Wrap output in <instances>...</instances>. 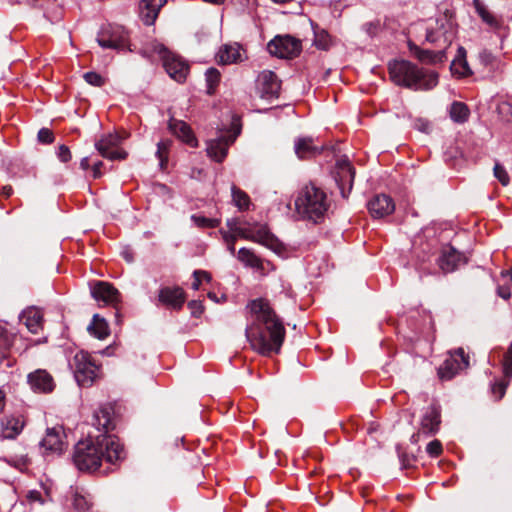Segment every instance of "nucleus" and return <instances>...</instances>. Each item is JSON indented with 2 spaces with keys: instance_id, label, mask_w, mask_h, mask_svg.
Returning a JSON list of instances; mask_svg holds the SVG:
<instances>
[{
  "instance_id": "1",
  "label": "nucleus",
  "mask_w": 512,
  "mask_h": 512,
  "mask_svg": "<svg viewBox=\"0 0 512 512\" xmlns=\"http://www.w3.org/2000/svg\"><path fill=\"white\" fill-rule=\"evenodd\" d=\"M112 411L110 405L100 406L93 414V425L99 434L89 435L80 440L74 447L73 463L81 472H94L103 460L115 465L126 457L123 445L115 435L108 434L112 426Z\"/></svg>"
},
{
  "instance_id": "2",
  "label": "nucleus",
  "mask_w": 512,
  "mask_h": 512,
  "mask_svg": "<svg viewBox=\"0 0 512 512\" xmlns=\"http://www.w3.org/2000/svg\"><path fill=\"white\" fill-rule=\"evenodd\" d=\"M246 309L254 319L245 328V336L252 348L263 356L279 353L285 339V328L269 302L262 298L251 300Z\"/></svg>"
},
{
  "instance_id": "3",
  "label": "nucleus",
  "mask_w": 512,
  "mask_h": 512,
  "mask_svg": "<svg viewBox=\"0 0 512 512\" xmlns=\"http://www.w3.org/2000/svg\"><path fill=\"white\" fill-rule=\"evenodd\" d=\"M388 69L390 78L396 85L415 91L431 90L439 81L436 71L420 68L408 60H392Z\"/></svg>"
},
{
  "instance_id": "4",
  "label": "nucleus",
  "mask_w": 512,
  "mask_h": 512,
  "mask_svg": "<svg viewBox=\"0 0 512 512\" xmlns=\"http://www.w3.org/2000/svg\"><path fill=\"white\" fill-rule=\"evenodd\" d=\"M329 206L327 194L313 184L302 187L295 199V209L299 217L314 223L324 219Z\"/></svg>"
},
{
  "instance_id": "5",
  "label": "nucleus",
  "mask_w": 512,
  "mask_h": 512,
  "mask_svg": "<svg viewBox=\"0 0 512 512\" xmlns=\"http://www.w3.org/2000/svg\"><path fill=\"white\" fill-rule=\"evenodd\" d=\"M152 49L157 53L162 62L163 67L167 74L176 82H185L188 72L189 65L181 57L171 52L164 44L155 42L152 45Z\"/></svg>"
},
{
  "instance_id": "6",
  "label": "nucleus",
  "mask_w": 512,
  "mask_h": 512,
  "mask_svg": "<svg viewBox=\"0 0 512 512\" xmlns=\"http://www.w3.org/2000/svg\"><path fill=\"white\" fill-rule=\"evenodd\" d=\"M235 232L242 238L260 243L274 251L281 257H285L286 248L282 242L275 237L265 225L254 227H236Z\"/></svg>"
},
{
  "instance_id": "7",
  "label": "nucleus",
  "mask_w": 512,
  "mask_h": 512,
  "mask_svg": "<svg viewBox=\"0 0 512 512\" xmlns=\"http://www.w3.org/2000/svg\"><path fill=\"white\" fill-rule=\"evenodd\" d=\"M96 41L103 49L120 51H132L129 44V33L120 25H108L102 27L97 34Z\"/></svg>"
},
{
  "instance_id": "8",
  "label": "nucleus",
  "mask_w": 512,
  "mask_h": 512,
  "mask_svg": "<svg viewBox=\"0 0 512 512\" xmlns=\"http://www.w3.org/2000/svg\"><path fill=\"white\" fill-rule=\"evenodd\" d=\"M69 366L72 369L74 378L79 386L89 387L93 384L97 376L98 367L91 360V357L87 352H77L69 362Z\"/></svg>"
},
{
  "instance_id": "9",
  "label": "nucleus",
  "mask_w": 512,
  "mask_h": 512,
  "mask_svg": "<svg viewBox=\"0 0 512 512\" xmlns=\"http://www.w3.org/2000/svg\"><path fill=\"white\" fill-rule=\"evenodd\" d=\"M240 133L241 125L238 123H233L232 131L221 133L216 138L207 142V155L218 163L223 162L228 154L230 145L235 142Z\"/></svg>"
},
{
  "instance_id": "10",
  "label": "nucleus",
  "mask_w": 512,
  "mask_h": 512,
  "mask_svg": "<svg viewBox=\"0 0 512 512\" xmlns=\"http://www.w3.org/2000/svg\"><path fill=\"white\" fill-rule=\"evenodd\" d=\"M267 49L275 57L293 59L301 53L302 44L300 40L290 35H277L268 42Z\"/></svg>"
},
{
  "instance_id": "11",
  "label": "nucleus",
  "mask_w": 512,
  "mask_h": 512,
  "mask_svg": "<svg viewBox=\"0 0 512 512\" xmlns=\"http://www.w3.org/2000/svg\"><path fill=\"white\" fill-rule=\"evenodd\" d=\"M469 366V356L465 354L463 348H458L449 353L448 357L438 368V376L443 381L454 378L458 373L467 369Z\"/></svg>"
},
{
  "instance_id": "12",
  "label": "nucleus",
  "mask_w": 512,
  "mask_h": 512,
  "mask_svg": "<svg viewBox=\"0 0 512 512\" xmlns=\"http://www.w3.org/2000/svg\"><path fill=\"white\" fill-rule=\"evenodd\" d=\"M355 168L344 156L336 161L334 180L340 190V194L343 198H348L354 183Z\"/></svg>"
},
{
  "instance_id": "13",
  "label": "nucleus",
  "mask_w": 512,
  "mask_h": 512,
  "mask_svg": "<svg viewBox=\"0 0 512 512\" xmlns=\"http://www.w3.org/2000/svg\"><path fill=\"white\" fill-rule=\"evenodd\" d=\"M408 331L404 333V338L411 344H416L422 339L430 341V331L433 323L430 316L410 317L406 320Z\"/></svg>"
},
{
  "instance_id": "14",
  "label": "nucleus",
  "mask_w": 512,
  "mask_h": 512,
  "mask_svg": "<svg viewBox=\"0 0 512 512\" xmlns=\"http://www.w3.org/2000/svg\"><path fill=\"white\" fill-rule=\"evenodd\" d=\"M281 82L278 76L271 70L262 71L256 79V93L265 100L279 97Z\"/></svg>"
},
{
  "instance_id": "15",
  "label": "nucleus",
  "mask_w": 512,
  "mask_h": 512,
  "mask_svg": "<svg viewBox=\"0 0 512 512\" xmlns=\"http://www.w3.org/2000/svg\"><path fill=\"white\" fill-rule=\"evenodd\" d=\"M436 261L443 273H452L467 263V257L452 245L447 244L442 247Z\"/></svg>"
},
{
  "instance_id": "16",
  "label": "nucleus",
  "mask_w": 512,
  "mask_h": 512,
  "mask_svg": "<svg viewBox=\"0 0 512 512\" xmlns=\"http://www.w3.org/2000/svg\"><path fill=\"white\" fill-rule=\"evenodd\" d=\"M122 138L118 134H108L96 141L95 148L99 154L109 160H123L127 157V152L118 149Z\"/></svg>"
},
{
  "instance_id": "17",
  "label": "nucleus",
  "mask_w": 512,
  "mask_h": 512,
  "mask_svg": "<svg viewBox=\"0 0 512 512\" xmlns=\"http://www.w3.org/2000/svg\"><path fill=\"white\" fill-rule=\"evenodd\" d=\"M89 286L92 298L98 303L115 306L121 300L120 292L109 282L95 281Z\"/></svg>"
},
{
  "instance_id": "18",
  "label": "nucleus",
  "mask_w": 512,
  "mask_h": 512,
  "mask_svg": "<svg viewBox=\"0 0 512 512\" xmlns=\"http://www.w3.org/2000/svg\"><path fill=\"white\" fill-rule=\"evenodd\" d=\"M62 433L61 427L47 428L46 435L39 442L44 457L60 455L63 452L65 443L62 440Z\"/></svg>"
},
{
  "instance_id": "19",
  "label": "nucleus",
  "mask_w": 512,
  "mask_h": 512,
  "mask_svg": "<svg viewBox=\"0 0 512 512\" xmlns=\"http://www.w3.org/2000/svg\"><path fill=\"white\" fill-rule=\"evenodd\" d=\"M186 301V294L180 286H164L158 291V302L167 308L179 311Z\"/></svg>"
},
{
  "instance_id": "20",
  "label": "nucleus",
  "mask_w": 512,
  "mask_h": 512,
  "mask_svg": "<svg viewBox=\"0 0 512 512\" xmlns=\"http://www.w3.org/2000/svg\"><path fill=\"white\" fill-rule=\"evenodd\" d=\"M27 383L35 393L48 394L55 389L52 375L45 369H36L27 375Z\"/></svg>"
},
{
  "instance_id": "21",
  "label": "nucleus",
  "mask_w": 512,
  "mask_h": 512,
  "mask_svg": "<svg viewBox=\"0 0 512 512\" xmlns=\"http://www.w3.org/2000/svg\"><path fill=\"white\" fill-rule=\"evenodd\" d=\"M367 209L374 219L384 218L395 210V203L387 194H376L367 203Z\"/></svg>"
},
{
  "instance_id": "22",
  "label": "nucleus",
  "mask_w": 512,
  "mask_h": 512,
  "mask_svg": "<svg viewBox=\"0 0 512 512\" xmlns=\"http://www.w3.org/2000/svg\"><path fill=\"white\" fill-rule=\"evenodd\" d=\"M408 48L411 54L422 63L438 64L447 60L445 49H439L438 51L423 49L412 42H408Z\"/></svg>"
},
{
  "instance_id": "23",
  "label": "nucleus",
  "mask_w": 512,
  "mask_h": 512,
  "mask_svg": "<svg viewBox=\"0 0 512 512\" xmlns=\"http://www.w3.org/2000/svg\"><path fill=\"white\" fill-rule=\"evenodd\" d=\"M168 128L178 139L189 147L196 148L198 146L196 136L185 121L171 119L168 123Z\"/></svg>"
},
{
  "instance_id": "24",
  "label": "nucleus",
  "mask_w": 512,
  "mask_h": 512,
  "mask_svg": "<svg viewBox=\"0 0 512 512\" xmlns=\"http://www.w3.org/2000/svg\"><path fill=\"white\" fill-rule=\"evenodd\" d=\"M440 408L436 405L428 406L421 418V433L425 435H433L439 430L441 422Z\"/></svg>"
},
{
  "instance_id": "25",
  "label": "nucleus",
  "mask_w": 512,
  "mask_h": 512,
  "mask_svg": "<svg viewBox=\"0 0 512 512\" xmlns=\"http://www.w3.org/2000/svg\"><path fill=\"white\" fill-rule=\"evenodd\" d=\"M294 151L299 159H309L320 155L323 146L315 145L312 137H298L294 141Z\"/></svg>"
},
{
  "instance_id": "26",
  "label": "nucleus",
  "mask_w": 512,
  "mask_h": 512,
  "mask_svg": "<svg viewBox=\"0 0 512 512\" xmlns=\"http://www.w3.org/2000/svg\"><path fill=\"white\" fill-rule=\"evenodd\" d=\"M166 2L167 0H142L139 4V17L142 22L147 26L153 25Z\"/></svg>"
},
{
  "instance_id": "27",
  "label": "nucleus",
  "mask_w": 512,
  "mask_h": 512,
  "mask_svg": "<svg viewBox=\"0 0 512 512\" xmlns=\"http://www.w3.org/2000/svg\"><path fill=\"white\" fill-rule=\"evenodd\" d=\"M450 71L457 78H466L473 75V71L467 61V51L461 45L458 46L457 53L451 61Z\"/></svg>"
},
{
  "instance_id": "28",
  "label": "nucleus",
  "mask_w": 512,
  "mask_h": 512,
  "mask_svg": "<svg viewBox=\"0 0 512 512\" xmlns=\"http://www.w3.org/2000/svg\"><path fill=\"white\" fill-rule=\"evenodd\" d=\"M437 240L423 242L419 238V242H415L412 247V254L420 264L430 261V258L438 251Z\"/></svg>"
},
{
  "instance_id": "29",
  "label": "nucleus",
  "mask_w": 512,
  "mask_h": 512,
  "mask_svg": "<svg viewBox=\"0 0 512 512\" xmlns=\"http://www.w3.org/2000/svg\"><path fill=\"white\" fill-rule=\"evenodd\" d=\"M240 48V45L237 43L221 46L216 54L217 62L221 65H228L242 61Z\"/></svg>"
},
{
  "instance_id": "30",
  "label": "nucleus",
  "mask_w": 512,
  "mask_h": 512,
  "mask_svg": "<svg viewBox=\"0 0 512 512\" xmlns=\"http://www.w3.org/2000/svg\"><path fill=\"white\" fill-rule=\"evenodd\" d=\"M24 422L15 416H6L1 421V435L4 439H15L23 430Z\"/></svg>"
},
{
  "instance_id": "31",
  "label": "nucleus",
  "mask_w": 512,
  "mask_h": 512,
  "mask_svg": "<svg viewBox=\"0 0 512 512\" xmlns=\"http://www.w3.org/2000/svg\"><path fill=\"white\" fill-rule=\"evenodd\" d=\"M88 331L91 335L99 340H103L110 334V329L106 319L99 314H94L92 321L88 326Z\"/></svg>"
},
{
  "instance_id": "32",
  "label": "nucleus",
  "mask_w": 512,
  "mask_h": 512,
  "mask_svg": "<svg viewBox=\"0 0 512 512\" xmlns=\"http://www.w3.org/2000/svg\"><path fill=\"white\" fill-rule=\"evenodd\" d=\"M311 26L314 34L313 45L319 50H329L332 46L331 35L325 29L320 28L313 22H311Z\"/></svg>"
},
{
  "instance_id": "33",
  "label": "nucleus",
  "mask_w": 512,
  "mask_h": 512,
  "mask_svg": "<svg viewBox=\"0 0 512 512\" xmlns=\"http://www.w3.org/2000/svg\"><path fill=\"white\" fill-rule=\"evenodd\" d=\"M237 259L243 263L246 267L253 269H262L263 264L260 257H258L251 249L242 247L237 253Z\"/></svg>"
},
{
  "instance_id": "34",
  "label": "nucleus",
  "mask_w": 512,
  "mask_h": 512,
  "mask_svg": "<svg viewBox=\"0 0 512 512\" xmlns=\"http://www.w3.org/2000/svg\"><path fill=\"white\" fill-rule=\"evenodd\" d=\"M470 110L468 106L459 101H454L449 108V116L455 123L462 124L468 121Z\"/></svg>"
},
{
  "instance_id": "35",
  "label": "nucleus",
  "mask_w": 512,
  "mask_h": 512,
  "mask_svg": "<svg viewBox=\"0 0 512 512\" xmlns=\"http://www.w3.org/2000/svg\"><path fill=\"white\" fill-rule=\"evenodd\" d=\"M425 39L427 42L437 45L439 49H445L446 52L447 48L451 45V40L441 30L428 29Z\"/></svg>"
},
{
  "instance_id": "36",
  "label": "nucleus",
  "mask_w": 512,
  "mask_h": 512,
  "mask_svg": "<svg viewBox=\"0 0 512 512\" xmlns=\"http://www.w3.org/2000/svg\"><path fill=\"white\" fill-rule=\"evenodd\" d=\"M474 8L481 18V20L490 27H497L499 25L495 16L487 9V7L480 0H473Z\"/></svg>"
},
{
  "instance_id": "37",
  "label": "nucleus",
  "mask_w": 512,
  "mask_h": 512,
  "mask_svg": "<svg viewBox=\"0 0 512 512\" xmlns=\"http://www.w3.org/2000/svg\"><path fill=\"white\" fill-rule=\"evenodd\" d=\"M13 334L6 328L0 326V365L8 356L9 348L12 345Z\"/></svg>"
},
{
  "instance_id": "38",
  "label": "nucleus",
  "mask_w": 512,
  "mask_h": 512,
  "mask_svg": "<svg viewBox=\"0 0 512 512\" xmlns=\"http://www.w3.org/2000/svg\"><path fill=\"white\" fill-rule=\"evenodd\" d=\"M232 201L239 210H247L250 206V198L246 192L235 185L231 187Z\"/></svg>"
},
{
  "instance_id": "39",
  "label": "nucleus",
  "mask_w": 512,
  "mask_h": 512,
  "mask_svg": "<svg viewBox=\"0 0 512 512\" xmlns=\"http://www.w3.org/2000/svg\"><path fill=\"white\" fill-rule=\"evenodd\" d=\"M221 74L220 72L214 68L210 67L205 72V81H206V93L208 95H213L215 93L216 87L220 82Z\"/></svg>"
},
{
  "instance_id": "40",
  "label": "nucleus",
  "mask_w": 512,
  "mask_h": 512,
  "mask_svg": "<svg viewBox=\"0 0 512 512\" xmlns=\"http://www.w3.org/2000/svg\"><path fill=\"white\" fill-rule=\"evenodd\" d=\"M151 192L155 196L162 199L163 202H167L174 197L172 189L164 183L155 182L151 185Z\"/></svg>"
},
{
  "instance_id": "41",
  "label": "nucleus",
  "mask_w": 512,
  "mask_h": 512,
  "mask_svg": "<svg viewBox=\"0 0 512 512\" xmlns=\"http://www.w3.org/2000/svg\"><path fill=\"white\" fill-rule=\"evenodd\" d=\"M70 501L75 512H85L91 505L89 500L77 491L71 492Z\"/></svg>"
},
{
  "instance_id": "42",
  "label": "nucleus",
  "mask_w": 512,
  "mask_h": 512,
  "mask_svg": "<svg viewBox=\"0 0 512 512\" xmlns=\"http://www.w3.org/2000/svg\"><path fill=\"white\" fill-rule=\"evenodd\" d=\"M192 222L200 228H215L218 226L219 221L216 219L208 218L202 215H191Z\"/></svg>"
},
{
  "instance_id": "43",
  "label": "nucleus",
  "mask_w": 512,
  "mask_h": 512,
  "mask_svg": "<svg viewBox=\"0 0 512 512\" xmlns=\"http://www.w3.org/2000/svg\"><path fill=\"white\" fill-rule=\"evenodd\" d=\"M503 373L507 378H512V342L510 343L507 352L503 359Z\"/></svg>"
},
{
  "instance_id": "44",
  "label": "nucleus",
  "mask_w": 512,
  "mask_h": 512,
  "mask_svg": "<svg viewBox=\"0 0 512 512\" xmlns=\"http://www.w3.org/2000/svg\"><path fill=\"white\" fill-rule=\"evenodd\" d=\"M397 455L401 464V468L407 469L412 466L415 461V457L413 455L407 454L405 451L401 449L400 445L396 446Z\"/></svg>"
},
{
  "instance_id": "45",
  "label": "nucleus",
  "mask_w": 512,
  "mask_h": 512,
  "mask_svg": "<svg viewBox=\"0 0 512 512\" xmlns=\"http://www.w3.org/2000/svg\"><path fill=\"white\" fill-rule=\"evenodd\" d=\"M83 78L84 80L92 85V86H95V87H101L104 85L105 83V80L104 78L97 72L95 71H89V72H86L84 75H83Z\"/></svg>"
},
{
  "instance_id": "46",
  "label": "nucleus",
  "mask_w": 512,
  "mask_h": 512,
  "mask_svg": "<svg viewBox=\"0 0 512 512\" xmlns=\"http://www.w3.org/2000/svg\"><path fill=\"white\" fill-rule=\"evenodd\" d=\"M494 176L503 185L507 186L510 183V177L506 169L499 163H496L493 168Z\"/></svg>"
},
{
  "instance_id": "47",
  "label": "nucleus",
  "mask_w": 512,
  "mask_h": 512,
  "mask_svg": "<svg viewBox=\"0 0 512 512\" xmlns=\"http://www.w3.org/2000/svg\"><path fill=\"white\" fill-rule=\"evenodd\" d=\"M3 462L7 463L10 466L21 468L28 464V457L25 455L21 456H13V457H2L0 458Z\"/></svg>"
},
{
  "instance_id": "48",
  "label": "nucleus",
  "mask_w": 512,
  "mask_h": 512,
  "mask_svg": "<svg viewBox=\"0 0 512 512\" xmlns=\"http://www.w3.org/2000/svg\"><path fill=\"white\" fill-rule=\"evenodd\" d=\"M509 385V380L507 381H499L495 382L491 385V392L493 395H495L496 400H500L505 395L506 389Z\"/></svg>"
},
{
  "instance_id": "49",
  "label": "nucleus",
  "mask_w": 512,
  "mask_h": 512,
  "mask_svg": "<svg viewBox=\"0 0 512 512\" xmlns=\"http://www.w3.org/2000/svg\"><path fill=\"white\" fill-rule=\"evenodd\" d=\"M426 452L432 458L438 457L442 453V443L437 439L430 441L426 446Z\"/></svg>"
},
{
  "instance_id": "50",
  "label": "nucleus",
  "mask_w": 512,
  "mask_h": 512,
  "mask_svg": "<svg viewBox=\"0 0 512 512\" xmlns=\"http://www.w3.org/2000/svg\"><path fill=\"white\" fill-rule=\"evenodd\" d=\"M37 139L41 144H51L53 143L55 137L52 130L43 127L38 131Z\"/></svg>"
},
{
  "instance_id": "51",
  "label": "nucleus",
  "mask_w": 512,
  "mask_h": 512,
  "mask_svg": "<svg viewBox=\"0 0 512 512\" xmlns=\"http://www.w3.org/2000/svg\"><path fill=\"white\" fill-rule=\"evenodd\" d=\"M478 60L484 67L492 66L495 61V56L491 51L487 49H482L478 53Z\"/></svg>"
},
{
  "instance_id": "52",
  "label": "nucleus",
  "mask_w": 512,
  "mask_h": 512,
  "mask_svg": "<svg viewBox=\"0 0 512 512\" xmlns=\"http://www.w3.org/2000/svg\"><path fill=\"white\" fill-rule=\"evenodd\" d=\"M194 281L191 285L193 290H198L201 285V277H207V282L211 281V275L205 270H194L192 274Z\"/></svg>"
},
{
  "instance_id": "53",
  "label": "nucleus",
  "mask_w": 512,
  "mask_h": 512,
  "mask_svg": "<svg viewBox=\"0 0 512 512\" xmlns=\"http://www.w3.org/2000/svg\"><path fill=\"white\" fill-rule=\"evenodd\" d=\"M42 317L38 313H34L32 317H28L25 324L30 332L37 333Z\"/></svg>"
},
{
  "instance_id": "54",
  "label": "nucleus",
  "mask_w": 512,
  "mask_h": 512,
  "mask_svg": "<svg viewBox=\"0 0 512 512\" xmlns=\"http://www.w3.org/2000/svg\"><path fill=\"white\" fill-rule=\"evenodd\" d=\"M188 308L193 317L199 318L204 312V306L199 300H191L188 302Z\"/></svg>"
},
{
  "instance_id": "55",
  "label": "nucleus",
  "mask_w": 512,
  "mask_h": 512,
  "mask_svg": "<svg viewBox=\"0 0 512 512\" xmlns=\"http://www.w3.org/2000/svg\"><path fill=\"white\" fill-rule=\"evenodd\" d=\"M56 155L62 163H67L72 158L71 151H70L69 147L64 144H62L58 147V150L56 151Z\"/></svg>"
},
{
  "instance_id": "56",
  "label": "nucleus",
  "mask_w": 512,
  "mask_h": 512,
  "mask_svg": "<svg viewBox=\"0 0 512 512\" xmlns=\"http://www.w3.org/2000/svg\"><path fill=\"white\" fill-rule=\"evenodd\" d=\"M413 127L423 133H430L431 132V124L428 120L423 118H418L415 120Z\"/></svg>"
},
{
  "instance_id": "57",
  "label": "nucleus",
  "mask_w": 512,
  "mask_h": 512,
  "mask_svg": "<svg viewBox=\"0 0 512 512\" xmlns=\"http://www.w3.org/2000/svg\"><path fill=\"white\" fill-rule=\"evenodd\" d=\"M169 146H170L169 140H161L160 142L157 143V151H156L155 155L159 159L161 166L163 165L164 160H165L163 158V152L167 151L169 149Z\"/></svg>"
},
{
  "instance_id": "58",
  "label": "nucleus",
  "mask_w": 512,
  "mask_h": 512,
  "mask_svg": "<svg viewBox=\"0 0 512 512\" xmlns=\"http://www.w3.org/2000/svg\"><path fill=\"white\" fill-rule=\"evenodd\" d=\"M26 499L30 503H44L41 492L35 489L27 492Z\"/></svg>"
},
{
  "instance_id": "59",
  "label": "nucleus",
  "mask_w": 512,
  "mask_h": 512,
  "mask_svg": "<svg viewBox=\"0 0 512 512\" xmlns=\"http://www.w3.org/2000/svg\"><path fill=\"white\" fill-rule=\"evenodd\" d=\"M496 293L500 298L504 300H508L511 297V291L507 285H499L496 289Z\"/></svg>"
},
{
  "instance_id": "60",
  "label": "nucleus",
  "mask_w": 512,
  "mask_h": 512,
  "mask_svg": "<svg viewBox=\"0 0 512 512\" xmlns=\"http://www.w3.org/2000/svg\"><path fill=\"white\" fill-rule=\"evenodd\" d=\"M362 29L369 35L374 36L378 29V24L374 22H366L362 25Z\"/></svg>"
},
{
  "instance_id": "61",
  "label": "nucleus",
  "mask_w": 512,
  "mask_h": 512,
  "mask_svg": "<svg viewBox=\"0 0 512 512\" xmlns=\"http://www.w3.org/2000/svg\"><path fill=\"white\" fill-rule=\"evenodd\" d=\"M44 17L47 18L51 23H57L62 18L61 9L57 10L56 12H54L52 14H50L48 11H45Z\"/></svg>"
},
{
  "instance_id": "62",
  "label": "nucleus",
  "mask_w": 512,
  "mask_h": 512,
  "mask_svg": "<svg viewBox=\"0 0 512 512\" xmlns=\"http://www.w3.org/2000/svg\"><path fill=\"white\" fill-rule=\"evenodd\" d=\"M103 166V162L102 161H97L95 162L93 165H92V172H93V177L95 179L97 178H100L101 175H102V172H101V168Z\"/></svg>"
},
{
  "instance_id": "63",
  "label": "nucleus",
  "mask_w": 512,
  "mask_h": 512,
  "mask_svg": "<svg viewBox=\"0 0 512 512\" xmlns=\"http://www.w3.org/2000/svg\"><path fill=\"white\" fill-rule=\"evenodd\" d=\"M223 240L226 244H230L232 242L236 241V236L233 234H230L229 232H221Z\"/></svg>"
},
{
  "instance_id": "64",
  "label": "nucleus",
  "mask_w": 512,
  "mask_h": 512,
  "mask_svg": "<svg viewBox=\"0 0 512 512\" xmlns=\"http://www.w3.org/2000/svg\"><path fill=\"white\" fill-rule=\"evenodd\" d=\"M501 277L506 279L507 282L512 284V268L510 270H504L501 272Z\"/></svg>"
}]
</instances>
